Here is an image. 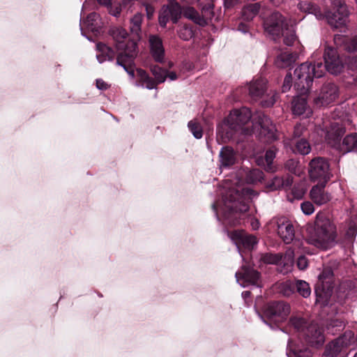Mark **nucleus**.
Segmentation results:
<instances>
[{
	"label": "nucleus",
	"instance_id": "nucleus-1",
	"mask_svg": "<svg viewBox=\"0 0 357 357\" xmlns=\"http://www.w3.org/2000/svg\"><path fill=\"white\" fill-rule=\"evenodd\" d=\"M109 35L115 41L116 47L120 51L116 55V64L121 66L131 77H135V60L137 54V43L134 39H128L127 31L121 26H113L109 29ZM98 52L96 57L100 63L106 60L113 61L116 57L114 50L102 43L96 45Z\"/></svg>",
	"mask_w": 357,
	"mask_h": 357
},
{
	"label": "nucleus",
	"instance_id": "nucleus-2",
	"mask_svg": "<svg viewBox=\"0 0 357 357\" xmlns=\"http://www.w3.org/2000/svg\"><path fill=\"white\" fill-rule=\"evenodd\" d=\"M251 118V111L248 107H243L232 110L223 122L217 127L218 142L227 143L234 139L238 132L245 135H252L254 129Z\"/></svg>",
	"mask_w": 357,
	"mask_h": 357
},
{
	"label": "nucleus",
	"instance_id": "nucleus-3",
	"mask_svg": "<svg viewBox=\"0 0 357 357\" xmlns=\"http://www.w3.org/2000/svg\"><path fill=\"white\" fill-rule=\"evenodd\" d=\"M265 31L271 35L274 40L282 36L284 43L293 45L297 37L296 31L289 20L279 12H273L264 22Z\"/></svg>",
	"mask_w": 357,
	"mask_h": 357
},
{
	"label": "nucleus",
	"instance_id": "nucleus-4",
	"mask_svg": "<svg viewBox=\"0 0 357 357\" xmlns=\"http://www.w3.org/2000/svg\"><path fill=\"white\" fill-rule=\"evenodd\" d=\"M324 68L321 61L301 63L294 72V89L301 95H306L312 85L313 79L324 75Z\"/></svg>",
	"mask_w": 357,
	"mask_h": 357
},
{
	"label": "nucleus",
	"instance_id": "nucleus-5",
	"mask_svg": "<svg viewBox=\"0 0 357 357\" xmlns=\"http://www.w3.org/2000/svg\"><path fill=\"white\" fill-rule=\"evenodd\" d=\"M336 238V228L324 214L317 215L314 227L310 231L309 240L316 246L325 247Z\"/></svg>",
	"mask_w": 357,
	"mask_h": 357
},
{
	"label": "nucleus",
	"instance_id": "nucleus-6",
	"mask_svg": "<svg viewBox=\"0 0 357 357\" xmlns=\"http://www.w3.org/2000/svg\"><path fill=\"white\" fill-rule=\"evenodd\" d=\"M333 282L334 274L333 270L329 267L324 268L319 274L314 287L317 303H319L322 306L328 304L334 287Z\"/></svg>",
	"mask_w": 357,
	"mask_h": 357
},
{
	"label": "nucleus",
	"instance_id": "nucleus-7",
	"mask_svg": "<svg viewBox=\"0 0 357 357\" xmlns=\"http://www.w3.org/2000/svg\"><path fill=\"white\" fill-rule=\"evenodd\" d=\"M354 332L345 331L326 346L322 357H347V349L351 343L354 342Z\"/></svg>",
	"mask_w": 357,
	"mask_h": 357
},
{
	"label": "nucleus",
	"instance_id": "nucleus-8",
	"mask_svg": "<svg viewBox=\"0 0 357 357\" xmlns=\"http://www.w3.org/2000/svg\"><path fill=\"white\" fill-rule=\"evenodd\" d=\"M308 174L312 181L323 184H327L333 176L328 160L319 156L315 157L310 161Z\"/></svg>",
	"mask_w": 357,
	"mask_h": 357
},
{
	"label": "nucleus",
	"instance_id": "nucleus-9",
	"mask_svg": "<svg viewBox=\"0 0 357 357\" xmlns=\"http://www.w3.org/2000/svg\"><path fill=\"white\" fill-rule=\"evenodd\" d=\"M328 23L333 28L338 29L346 26L349 11L342 0H333V8L326 13Z\"/></svg>",
	"mask_w": 357,
	"mask_h": 357
},
{
	"label": "nucleus",
	"instance_id": "nucleus-10",
	"mask_svg": "<svg viewBox=\"0 0 357 357\" xmlns=\"http://www.w3.org/2000/svg\"><path fill=\"white\" fill-rule=\"evenodd\" d=\"M213 7V1L210 0L202 6V13L200 15L195 8L187 6L183 10V17L192 21L196 24L204 26L214 17Z\"/></svg>",
	"mask_w": 357,
	"mask_h": 357
},
{
	"label": "nucleus",
	"instance_id": "nucleus-11",
	"mask_svg": "<svg viewBox=\"0 0 357 357\" xmlns=\"http://www.w3.org/2000/svg\"><path fill=\"white\" fill-rule=\"evenodd\" d=\"M289 313V305L281 301L268 302L264 308V317L275 323H280L286 320Z\"/></svg>",
	"mask_w": 357,
	"mask_h": 357
},
{
	"label": "nucleus",
	"instance_id": "nucleus-12",
	"mask_svg": "<svg viewBox=\"0 0 357 357\" xmlns=\"http://www.w3.org/2000/svg\"><path fill=\"white\" fill-rule=\"evenodd\" d=\"M337 47H326L324 54V74L327 70L333 75L340 74L344 69V63L340 58Z\"/></svg>",
	"mask_w": 357,
	"mask_h": 357
},
{
	"label": "nucleus",
	"instance_id": "nucleus-13",
	"mask_svg": "<svg viewBox=\"0 0 357 357\" xmlns=\"http://www.w3.org/2000/svg\"><path fill=\"white\" fill-rule=\"evenodd\" d=\"M299 337L301 341L312 347L322 346L325 340L323 329L314 323H311L303 329Z\"/></svg>",
	"mask_w": 357,
	"mask_h": 357
},
{
	"label": "nucleus",
	"instance_id": "nucleus-14",
	"mask_svg": "<svg viewBox=\"0 0 357 357\" xmlns=\"http://www.w3.org/2000/svg\"><path fill=\"white\" fill-rule=\"evenodd\" d=\"M338 96L339 90L336 84L331 82L325 83L314 102L318 107L326 106L335 101Z\"/></svg>",
	"mask_w": 357,
	"mask_h": 357
},
{
	"label": "nucleus",
	"instance_id": "nucleus-15",
	"mask_svg": "<svg viewBox=\"0 0 357 357\" xmlns=\"http://www.w3.org/2000/svg\"><path fill=\"white\" fill-rule=\"evenodd\" d=\"M259 128V138L264 142L271 143L276 139L275 128L271 119L265 114L258 116Z\"/></svg>",
	"mask_w": 357,
	"mask_h": 357
},
{
	"label": "nucleus",
	"instance_id": "nucleus-16",
	"mask_svg": "<svg viewBox=\"0 0 357 357\" xmlns=\"http://www.w3.org/2000/svg\"><path fill=\"white\" fill-rule=\"evenodd\" d=\"M231 238L239 250L251 251L258 243L256 236L241 231H233L231 233Z\"/></svg>",
	"mask_w": 357,
	"mask_h": 357
},
{
	"label": "nucleus",
	"instance_id": "nucleus-17",
	"mask_svg": "<svg viewBox=\"0 0 357 357\" xmlns=\"http://www.w3.org/2000/svg\"><path fill=\"white\" fill-rule=\"evenodd\" d=\"M335 47L341 52L347 54H356L357 52V35L348 36L335 34L333 38Z\"/></svg>",
	"mask_w": 357,
	"mask_h": 357
},
{
	"label": "nucleus",
	"instance_id": "nucleus-18",
	"mask_svg": "<svg viewBox=\"0 0 357 357\" xmlns=\"http://www.w3.org/2000/svg\"><path fill=\"white\" fill-rule=\"evenodd\" d=\"M235 275L238 282L242 281L246 284L261 287V273L253 268L243 266L241 271L236 273Z\"/></svg>",
	"mask_w": 357,
	"mask_h": 357
},
{
	"label": "nucleus",
	"instance_id": "nucleus-19",
	"mask_svg": "<svg viewBox=\"0 0 357 357\" xmlns=\"http://www.w3.org/2000/svg\"><path fill=\"white\" fill-rule=\"evenodd\" d=\"M346 132L345 128L339 123H331L326 128V140L328 144L336 149L341 146V139Z\"/></svg>",
	"mask_w": 357,
	"mask_h": 357
},
{
	"label": "nucleus",
	"instance_id": "nucleus-20",
	"mask_svg": "<svg viewBox=\"0 0 357 357\" xmlns=\"http://www.w3.org/2000/svg\"><path fill=\"white\" fill-rule=\"evenodd\" d=\"M149 43L152 58L155 62L162 63L165 59V48L162 40L157 35H150Z\"/></svg>",
	"mask_w": 357,
	"mask_h": 357
},
{
	"label": "nucleus",
	"instance_id": "nucleus-21",
	"mask_svg": "<svg viewBox=\"0 0 357 357\" xmlns=\"http://www.w3.org/2000/svg\"><path fill=\"white\" fill-rule=\"evenodd\" d=\"M296 97L291 103V109L294 115L302 116L303 118H308L312 114V110L307 104L305 95Z\"/></svg>",
	"mask_w": 357,
	"mask_h": 357
},
{
	"label": "nucleus",
	"instance_id": "nucleus-22",
	"mask_svg": "<svg viewBox=\"0 0 357 357\" xmlns=\"http://www.w3.org/2000/svg\"><path fill=\"white\" fill-rule=\"evenodd\" d=\"M241 91L248 92L250 96L256 100L261 97L266 90V80L259 77L253 80L248 86L241 89Z\"/></svg>",
	"mask_w": 357,
	"mask_h": 357
},
{
	"label": "nucleus",
	"instance_id": "nucleus-23",
	"mask_svg": "<svg viewBox=\"0 0 357 357\" xmlns=\"http://www.w3.org/2000/svg\"><path fill=\"white\" fill-rule=\"evenodd\" d=\"M326 185V184L317 183V185L312 188L310 192V197L314 204L322 205L331 200V195L324 190Z\"/></svg>",
	"mask_w": 357,
	"mask_h": 357
},
{
	"label": "nucleus",
	"instance_id": "nucleus-24",
	"mask_svg": "<svg viewBox=\"0 0 357 357\" xmlns=\"http://www.w3.org/2000/svg\"><path fill=\"white\" fill-rule=\"evenodd\" d=\"M287 354L289 357H312V352L308 347L292 340L288 342Z\"/></svg>",
	"mask_w": 357,
	"mask_h": 357
},
{
	"label": "nucleus",
	"instance_id": "nucleus-25",
	"mask_svg": "<svg viewBox=\"0 0 357 357\" xmlns=\"http://www.w3.org/2000/svg\"><path fill=\"white\" fill-rule=\"evenodd\" d=\"M220 166L229 168L234 165L237 160L236 153L231 146H223L220 152Z\"/></svg>",
	"mask_w": 357,
	"mask_h": 357
},
{
	"label": "nucleus",
	"instance_id": "nucleus-26",
	"mask_svg": "<svg viewBox=\"0 0 357 357\" xmlns=\"http://www.w3.org/2000/svg\"><path fill=\"white\" fill-rule=\"evenodd\" d=\"M181 7V6L175 0H169L166 6H163V8L167 13L170 17V20L174 24H176L181 17L183 15V10L186 8Z\"/></svg>",
	"mask_w": 357,
	"mask_h": 357
},
{
	"label": "nucleus",
	"instance_id": "nucleus-27",
	"mask_svg": "<svg viewBox=\"0 0 357 357\" xmlns=\"http://www.w3.org/2000/svg\"><path fill=\"white\" fill-rule=\"evenodd\" d=\"M278 233L287 244L294 239L295 231L293 225L289 222H282L278 225Z\"/></svg>",
	"mask_w": 357,
	"mask_h": 357
},
{
	"label": "nucleus",
	"instance_id": "nucleus-28",
	"mask_svg": "<svg viewBox=\"0 0 357 357\" xmlns=\"http://www.w3.org/2000/svg\"><path fill=\"white\" fill-rule=\"evenodd\" d=\"M339 149L343 153L357 152V133H351L346 135Z\"/></svg>",
	"mask_w": 357,
	"mask_h": 357
},
{
	"label": "nucleus",
	"instance_id": "nucleus-29",
	"mask_svg": "<svg viewBox=\"0 0 357 357\" xmlns=\"http://www.w3.org/2000/svg\"><path fill=\"white\" fill-rule=\"evenodd\" d=\"M295 280H287L276 284L278 292L285 297L295 295Z\"/></svg>",
	"mask_w": 357,
	"mask_h": 357
},
{
	"label": "nucleus",
	"instance_id": "nucleus-30",
	"mask_svg": "<svg viewBox=\"0 0 357 357\" xmlns=\"http://www.w3.org/2000/svg\"><path fill=\"white\" fill-rule=\"evenodd\" d=\"M277 149L272 146L268 150H266L264 155V158L261 159V162L264 167V169L267 172H274L275 165L273 160L276 155Z\"/></svg>",
	"mask_w": 357,
	"mask_h": 357
},
{
	"label": "nucleus",
	"instance_id": "nucleus-31",
	"mask_svg": "<svg viewBox=\"0 0 357 357\" xmlns=\"http://www.w3.org/2000/svg\"><path fill=\"white\" fill-rule=\"evenodd\" d=\"M294 61L295 57L292 53L282 52L277 56L275 64L278 68H286L291 66Z\"/></svg>",
	"mask_w": 357,
	"mask_h": 357
},
{
	"label": "nucleus",
	"instance_id": "nucleus-32",
	"mask_svg": "<svg viewBox=\"0 0 357 357\" xmlns=\"http://www.w3.org/2000/svg\"><path fill=\"white\" fill-rule=\"evenodd\" d=\"M196 31V27L191 24H184L181 25L178 30V37L183 40L191 39Z\"/></svg>",
	"mask_w": 357,
	"mask_h": 357
},
{
	"label": "nucleus",
	"instance_id": "nucleus-33",
	"mask_svg": "<svg viewBox=\"0 0 357 357\" xmlns=\"http://www.w3.org/2000/svg\"><path fill=\"white\" fill-rule=\"evenodd\" d=\"M260 9V4L255 3L245 6L242 10L243 18L246 21L252 20L255 17Z\"/></svg>",
	"mask_w": 357,
	"mask_h": 357
},
{
	"label": "nucleus",
	"instance_id": "nucleus-34",
	"mask_svg": "<svg viewBox=\"0 0 357 357\" xmlns=\"http://www.w3.org/2000/svg\"><path fill=\"white\" fill-rule=\"evenodd\" d=\"M344 327V322L340 318L330 319L326 324V331L328 333L334 335L338 331L342 330Z\"/></svg>",
	"mask_w": 357,
	"mask_h": 357
},
{
	"label": "nucleus",
	"instance_id": "nucleus-35",
	"mask_svg": "<svg viewBox=\"0 0 357 357\" xmlns=\"http://www.w3.org/2000/svg\"><path fill=\"white\" fill-rule=\"evenodd\" d=\"M100 18V15L97 13L93 12L89 13L85 20L84 21V24L87 26V28L91 30L93 32H98L100 26L98 24V20Z\"/></svg>",
	"mask_w": 357,
	"mask_h": 357
},
{
	"label": "nucleus",
	"instance_id": "nucleus-36",
	"mask_svg": "<svg viewBox=\"0 0 357 357\" xmlns=\"http://www.w3.org/2000/svg\"><path fill=\"white\" fill-rule=\"evenodd\" d=\"M295 294L297 293L300 296L307 298L311 294L310 284L302 280H295Z\"/></svg>",
	"mask_w": 357,
	"mask_h": 357
},
{
	"label": "nucleus",
	"instance_id": "nucleus-37",
	"mask_svg": "<svg viewBox=\"0 0 357 357\" xmlns=\"http://www.w3.org/2000/svg\"><path fill=\"white\" fill-rule=\"evenodd\" d=\"M282 255L281 253H262L260 257V261L266 264H278L281 262Z\"/></svg>",
	"mask_w": 357,
	"mask_h": 357
},
{
	"label": "nucleus",
	"instance_id": "nucleus-38",
	"mask_svg": "<svg viewBox=\"0 0 357 357\" xmlns=\"http://www.w3.org/2000/svg\"><path fill=\"white\" fill-rule=\"evenodd\" d=\"M250 206L245 202H239L236 203L231 208L230 215L236 218L237 215L240 218L241 215L246 213L249 211Z\"/></svg>",
	"mask_w": 357,
	"mask_h": 357
},
{
	"label": "nucleus",
	"instance_id": "nucleus-39",
	"mask_svg": "<svg viewBox=\"0 0 357 357\" xmlns=\"http://www.w3.org/2000/svg\"><path fill=\"white\" fill-rule=\"evenodd\" d=\"M264 178V173L259 169L250 170L245 176V181L248 183L255 184L260 182Z\"/></svg>",
	"mask_w": 357,
	"mask_h": 357
},
{
	"label": "nucleus",
	"instance_id": "nucleus-40",
	"mask_svg": "<svg viewBox=\"0 0 357 357\" xmlns=\"http://www.w3.org/2000/svg\"><path fill=\"white\" fill-rule=\"evenodd\" d=\"M293 151L301 155H306L310 152L311 147L308 141L302 138L296 142Z\"/></svg>",
	"mask_w": 357,
	"mask_h": 357
},
{
	"label": "nucleus",
	"instance_id": "nucleus-41",
	"mask_svg": "<svg viewBox=\"0 0 357 357\" xmlns=\"http://www.w3.org/2000/svg\"><path fill=\"white\" fill-rule=\"evenodd\" d=\"M143 20V15L140 13H136L130 20V31L137 36L141 32V26Z\"/></svg>",
	"mask_w": 357,
	"mask_h": 357
},
{
	"label": "nucleus",
	"instance_id": "nucleus-42",
	"mask_svg": "<svg viewBox=\"0 0 357 357\" xmlns=\"http://www.w3.org/2000/svg\"><path fill=\"white\" fill-rule=\"evenodd\" d=\"M137 71L142 81L146 84V88L149 89H153L155 88L158 84H160L155 79H153L149 77L145 70L139 68L137 69Z\"/></svg>",
	"mask_w": 357,
	"mask_h": 357
},
{
	"label": "nucleus",
	"instance_id": "nucleus-43",
	"mask_svg": "<svg viewBox=\"0 0 357 357\" xmlns=\"http://www.w3.org/2000/svg\"><path fill=\"white\" fill-rule=\"evenodd\" d=\"M151 71L158 82L162 83L165 81L167 75V70L166 69L158 65H154L151 67Z\"/></svg>",
	"mask_w": 357,
	"mask_h": 357
},
{
	"label": "nucleus",
	"instance_id": "nucleus-44",
	"mask_svg": "<svg viewBox=\"0 0 357 357\" xmlns=\"http://www.w3.org/2000/svg\"><path fill=\"white\" fill-rule=\"evenodd\" d=\"M357 234V215L352 216L348 225L346 231V237L351 240Z\"/></svg>",
	"mask_w": 357,
	"mask_h": 357
},
{
	"label": "nucleus",
	"instance_id": "nucleus-45",
	"mask_svg": "<svg viewBox=\"0 0 357 357\" xmlns=\"http://www.w3.org/2000/svg\"><path fill=\"white\" fill-rule=\"evenodd\" d=\"M188 126L195 138L201 139L202 137L203 130L199 123L195 121H190L188 122Z\"/></svg>",
	"mask_w": 357,
	"mask_h": 357
},
{
	"label": "nucleus",
	"instance_id": "nucleus-46",
	"mask_svg": "<svg viewBox=\"0 0 357 357\" xmlns=\"http://www.w3.org/2000/svg\"><path fill=\"white\" fill-rule=\"evenodd\" d=\"M289 324L298 332H299V334H301V332L303 331V329H305V328L307 326H305L306 323L305 319L303 318L297 317H291L289 319Z\"/></svg>",
	"mask_w": 357,
	"mask_h": 357
},
{
	"label": "nucleus",
	"instance_id": "nucleus-47",
	"mask_svg": "<svg viewBox=\"0 0 357 357\" xmlns=\"http://www.w3.org/2000/svg\"><path fill=\"white\" fill-rule=\"evenodd\" d=\"M344 66L346 65L347 68L355 71L357 70V54H348L345 56Z\"/></svg>",
	"mask_w": 357,
	"mask_h": 357
},
{
	"label": "nucleus",
	"instance_id": "nucleus-48",
	"mask_svg": "<svg viewBox=\"0 0 357 357\" xmlns=\"http://www.w3.org/2000/svg\"><path fill=\"white\" fill-rule=\"evenodd\" d=\"M285 168L291 174H299V161L295 159H289L284 164Z\"/></svg>",
	"mask_w": 357,
	"mask_h": 357
},
{
	"label": "nucleus",
	"instance_id": "nucleus-49",
	"mask_svg": "<svg viewBox=\"0 0 357 357\" xmlns=\"http://www.w3.org/2000/svg\"><path fill=\"white\" fill-rule=\"evenodd\" d=\"M268 187L271 190H277L284 187V177L274 176L268 183Z\"/></svg>",
	"mask_w": 357,
	"mask_h": 357
},
{
	"label": "nucleus",
	"instance_id": "nucleus-50",
	"mask_svg": "<svg viewBox=\"0 0 357 357\" xmlns=\"http://www.w3.org/2000/svg\"><path fill=\"white\" fill-rule=\"evenodd\" d=\"M293 77L291 73H288L283 82V84L282 86V93H285L288 91L291 86H292Z\"/></svg>",
	"mask_w": 357,
	"mask_h": 357
},
{
	"label": "nucleus",
	"instance_id": "nucleus-51",
	"mask_svg": "<svg viewBox=\"0 0 357 357\" xmlns=\"http://www.w3.org/2000/svg\"><path fill=\"white\" fill-rule=\"evenodd\" d=\"M170 20V17L167 14V13L165 11V10L162 8V10L160 11L158 17V22L160 26L165 28L166 27V25L169 20Z\"/></svg>",
	"mask_w": 357,
	"mask_h": 357
},
{
	"label": "nucleus",
	"instance_id": "nucleus-52",
	"mask_svg": "<svg viewBox=\"0 0 357 357\" xmlns=\"http://www.w3.org/2000/svg\"><path fill=\"white\" fill-rule=\"evenodd\" d=\"M301 208L305 215H311L314 211V207L310 202H304L301 204Z\"/></svg>",
	"mask_w": 357,
	"mask_h": 357
},
{
	"label": "nucleus",
	"instance_id": "nucleus-53",
	"mask_svg": "<svg viewBox=\"0 0 357 357\" xmlns=\"http://www.w3.org/2000/svg\"><path fill=\"white\" fill-rule=\"evenodd\" d=\"M306 131V128L304 126L301 125V123L296 124L294 126V137H300L302 135H303L304 132Z\"/></svg>",
	"mask_w": 357,
	"mask_h": 357
},
{
	"label": "nucleus",
	"instance_id": "nucleus-54",
	"mask_svg": "<svg viewBox=\"0 0 357 357\" xmlns=\"http://www.w3.org/2000/svg\"><path fill=\"white\" fill-rule=\"evenodd\" d=\"M142 5L145 8L147 18L151 20L155 11L154 7L148 2H144Z\"/></svg>",
	"mask_w": 357,
	"mask_h": 357
},
{
	"label": "nucleus",
	"instance_id": "nucleus-55",
	"mask_svg": "<svg viewBox=\"0 0 357 357\" xmlns=\"http://www.w3.org/2000/svg\"><path fill=\"white\" fill-rule=\"evenodd\" d=\"M308 266L307 259L302 255L298 258L297 266L300 270H305Z\"/></svg>",
	"mask_w": 357,
	"mask_h": 357
},
{
	"label": "nucleus",
	"instance_id": "nucleus-56",
	"mask_svg": "<svg viewBox=\"0 0 357 357\" xmlns=\"http://www.w3.org/2000/svg\"><path fill=\"white\" fill-rule=\"evenodd\" d=\"M96 87L100 90H107L109 85L102 79H96Z\"/></svg>",
	"mask_w": 357,
	"mask_h": 357
},
{
	"label": "nucleus",
	"instance_id": "nucleus-57",
	"mask_svg": "<svg viewBox=\"0 0 357 357\" xmlns=\"http://www.w3.org/2000/svg\"><path fill=\"white\" fill-rule=\"evenodd\" d=\"M240 0H224V5L225 8L229 9L237 4Z\"/></svg>",
	"mask_w": 357,
	"mask_h": 357
},
{
	"label": "nucleus",
	"instance_id": "nucleus-58",
	"mask_svg": "<svg viewBox=\"0 0 357 357\" xmlns=\"http://www.w3.org/2000/svg\"><path fill=\"white\" fill-rule=\"evenodd\" d=\"M293 183V177L291 176H287L284 178V187L283 188H289L291 185Z\"/></svg>",
	"mask_w": 357,
	"mask_h": 357
},
{
	"label": "nucleus",
	"instance_id": "nucleus-59",
	"mask_svg": "<svg viewBox=\"0 0 357 357\" xmlns=\"http://www.w3.org/2000/svg\"><path fill=\"white\" fill-rule=\"evenodd\" d=\"M249 26L244 22H240L238 25V30L243 33H247L248 31Z\"/></svg>",
	"mask_w": 357,
	"mask_h": 357
},
{
	"label": "nucleus",
	"instance_id": "nucleus-60",
	"mask_svg": "<svg viewBox=\"0 0 357 357\" xmlns=\"http://www.w3.org/2000/svg\"><path fill=\"white\" fill-rule=\"evenodd\" d=\"M242 194L250 197L255 194V191L250 188H243Z\"/></svg>",
	"mask_w": 357,
	"mask_h": 357
},
{
	"label": "nucleus",
	"instance_id": "nucleus-61",
	"mask_svg": "<svg viewBox=\"0 0 357 357\" xmlns=\"http://www.w3.org/2000/svg\"><path fill=\"white\" fill-rule=\"evenodd\" d=\"M167 77H169L171 80H175L177 79V75L175 72H170L169 73L167 71Z\"/></svg>",
	"mask_w": 357,
	"mask_h": 357
},
{
	"label": "nucleus",
	"instance_id": "nucleus-62",
	"mask_svg": "<svg viewBox=\"0 0 357 357\" xmlns=\"http://www.w3.org/2000/svg\"><path fill=\"white\" fill-rule=\"evenodd\" d=\"M121 11V8H119V7H116V8H115V10H111L109 11V13H110L112 15H114V16H116H116H118L119 15H120Z\"/></svg>",
	"mask_w": 357,
	"mask_h": 357
},
{
	"label": "nucleus",
	"instance_id": "nucleus-63",
	"mask_svg": "<svg viewBox=\"0 0 357 357\" xmlns=\"http://www.w3.org/2000/svg\"><path fill=\"white\" fill-rule=\"evenodd\" d=\"M98 2L104 6H109L111 4V0H97Z\"/></svg>",
	"mask_w": 357,
	"mask_h": 357
},
{
	"label": "nucleus",
	"instance_id": "nucleus-64",
	"mask_svg": "<svg viewBox=\"0 0 357 357\" xmlns=\"http://www.w3.org/2000/svg\"><path fill=\"white\" fill-rule=\"evenodd\" d=\"M251 292L249 291H245L242 293V296L244 298V299H247L250 297Z\"/></svg>",
	"mask_w": 357,
	"mask_h": 357
}]
</instances>
